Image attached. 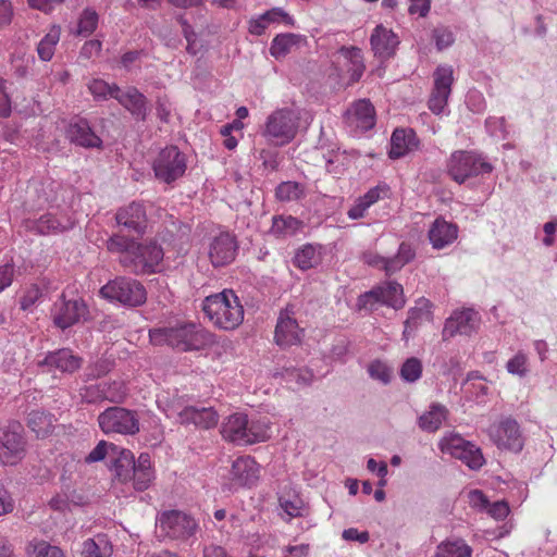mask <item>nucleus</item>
Instances as JSON below:
<instances>
[{
  "instance_id": "f257e3e1",
  "label": "nucleus",
  "mask_w": 557,
  "mask_h": 557,
  "mask_svg": "<svg viewBox=\"0 0 557 557\" xmlns=\"http://www.w3.org/2000/svg\"><path fill=\"white\" fill-rule=\"evenodd\" d=\"M107 249L120 255V263L137 274L154 272L163 259V250L157 244H138L135 239L120 234L108 239Z\"/></svg>"
},
{
  "instance_id": "f03ea898",
  "label": "nucleus",
  "mask_w": 557,
  "mask_h": 557,
  "mask_svg": "<svg viewBox=\"0 0 557 557\" xmlns=\"http://www.w3.org/2000/svg\"><path fill=\"white\" fill-rule=\"evenodd\" d=\"M149 339L156 346H170L182 352L197 351L212 344V334L194 322L175 321L149 330Z\"/></svg>"
},
{
  "instance_id": "7ed1b4c3",
  "label": "nucleus",
  "mask_w": 557,
  "mask_h": 557,
  "mask_svg": "<svg viewBox=\"0 0 557 557\" xmlns=\"http://www.w3.org/2000/svg\"><path fill=\"white\" fill-rule=\"evenodd\" d=\"M201 310L209 322L220 330L233 331L244 321V307L233 289L207 296Z\"/></svg>"
},
{
  "instance_id": "20e7f679",
  "label": "nucleus",
  "mask_w": 557,
  "mask_h": 557,
  "mask_svg": "<svg viewBox=\"0 0 557 557\" xmlns=\"http://www.w3.org/2000/svg\"><path fill=\"white\" fill-rule=\"evenodd\" d=\"M306 112L298 108H282L267 119L263 135L276 145L290 143L297 135Z\"/></svg>"
},
{
  "instance_id": "39448f33",
  "label": "nucleus",
  "mask_w": 557,
  "mask_h": 557,
  "mask_svg": "<svg viewBox=\"0 0 557 557\" xmlns=\"http://www.w3.org/2000/svg\"><path fill=\"white\" fill-rule=\"evenodd\" d=\"M102 298L117 301L123 306L138 307L146 302L147 292L144 285L129 277L117 276L100 288Z\"/></svg>"
},
{
  "instance_id": "423d86ee",
  "label": "nucleus",
  "mask_w": 557,
  "mask_h": 557,
  "mask_svg": "<svg viewBox=\"0 0 557 557\" xmlns=\"http://www.w3.org/2000/svg\"><path fill=\"white\" fill-rule=\"evenodd\" d=\"M492 171V164L473 151H454L447 161V173L458 184Z\"/></svg>"
},
{
  "instance_id": "0eeeda50",
  "label": "nucleus",
  "mask_w": 557,
  "mask_h": 557,
  "mask_svg": "<svg viewBox=\"0 0 557 557\" xmlns=\"http://www.w3.org/2000/svg\"><path fill=\"white\" fill-rule=\"evenodd\" d=\"M486 432L499 450L518 454L523 449L525 437L518 421L511 417L494 422Z\"/></svg>"
},
{
  "instance_id": "6e6552de",
  "label": "nucleus",
  "mask_w": 557,
  "mask_h": 557,
  "mask_svg": "<svg viewBox=\"0 0 557 557\" xmlns=\"http://www.w3.org/2000/svg\"><path fill=\"white\" fill-rule=\"evenodd\" d=\"M186 169V157L176 146H166L161 149L152 163L156 178L166 184L182 177Z\"/></svg>"
},
{
  "instance_id": "1a4fd4ad",
  "label": "nucleus",
  "mask_w": 557,
  "mask_h": 557,
  "mask_svg": "<svg viewBox=\"0 0 557 557\" xmlns=\"http://www.w3.org/2000/svg\"><path fill=\"white\" fill-rule=\"evenodd\" d=\"M98 424L106 434L134 435L139 432L136 411L124 407H110L98 416Z\"/></svg>"
},
{
  "instance_id": "9d476101",
  "label": "nucleus",
  "mask_w": 557,
  "mask_h": 557,
  "mask_svg": "<svg viewBox=\"0 0 557 557\" xmlns=\"http://www.w3.org/2000/svg\"><path fill=\"white\" fill-rule=\"evenodd\" d=\"M438 447L443 454L461 460L472 470L480 469L485 462L481 448L459 434L445 435L440 441Z\"/></svg>"
},
{
  "instance_id": "9b49d317",
  "label": "nucleus",
  "mask_w": 557,
  "mask_h": 557,
  "mask_svg": "<svg viewBox=\"0 0 557 557\" xmlns=\"http://www.w3.org/2000/svg\"><path fill=\"white\" fill-rule=\"evenodd\" d=\"M376 304L399 310L405 307L406 299L403 286L394 281L384 282L359 297L362 308L373 310Z\"/></svg>"
},
{
  "instance_id": "f8f14e48",
  "label": "nucleus",
  "mask_w": 557,
  "mask_h": 557,
  "mask_svg": "<svg viewBox=\"0 0 557 557\" xmlns=\"http://www.w3.org/2000/svg\"><path fill=\"white\" fill-rule=\"evenodd\" d=\"M159 407L165 412L168 418H175L180 424H194L200 429L214 428L219 422V414L212 407L186 406L180 409L176 406L162 407V401L158 400Z\"/></svg>"
},
{
  "instance_id": "ddd939ff",
  "label": "nucleus",
  "mask_w": 557,
  "mask_h": 557,
  "mask_svg": "<svg viewBox=\"0 0 557 557\" xmlns=\"http://www.w3.org/2000/svg\"><path fill=\"white\" fill-rule=\"evenodd\" d=\"M453 83V66L447 64L438 65L433 73V88L428 100V107L432 113L438 115L447 107Z\"/></svg>"
},
{
  "instance_id": "4468645a",
  "label": "nucleus",
  "mask_w": 557,
  "mask_h": 557,
  "mask_svg": "<svg viewBox=\"0 0 557 557\" xmlns=\"http://www.w3.org/2000/svg\"><path fill=\"white\" fill-rule=\"evenodd\" d=\"M159 522L160 530L173 540H187L196 533L198 528L191 516L180 510L163 512Z\"/></svg>"
},
{
  "instance_id": "2eb2a0df",
  "label": "nucleus",
  "mask_w": 557,
  "mask_h": 557,
  "mask_svg": "<svg viewBox=\"0 0 557 557\" xmlns=\"http://www.w3.org/2000/svg\"><path fill=\"white\" fill-rule=\"evenodd\" d=\"M480 322L481 317L473 309L455 310L445 321L442 331L443 339L447 341L458 334L470 336L478 331Z\"/></svg>"
},
{
  "instance_id": "dca6fc26",
  "label": "nucleus",
  "mask_w": 557,
  "mask_h": 557,
  "mask_svg": "<svg viewBox=\"0 0 557 557\" xmlns=\"http://www.w3.org/2000/svg\"><path fill=\"white\" fill-rule=\"evenodd\" d=\"M26 441L16 429H4L0 431V461L4 466L17 465L25 457Z\"/></svg>"
},
{
  "instance_id": "f3484780",
  "label": "nucleus",
  "mask_w": 557,
  "mask_h": 557,
  "mask_svg": "<svg viewBox=\"0 0 557 557\" xmlns=\"http://www.w3.org/2000/svg\"><path fill=\"white\" fill-rule=\"evenodd\" d=\"M237 249L236 236L230 232H220L211 238L208 256L213 267H224L235 260Z\"/></svg>"
},
{
  "instance_id": "a211bd4d",
  "label": "nucleus",
  "mask_w": 557,
  "mask_h": 557,
  "mask_svg": "<svg viewBox=\"0 0 557 557\" xmlns=\"http://www.w3.org/2000/svg\"><path fill=\"white\" fill-rule=\"evenodd\" d=\"M88 309L83 299L66 300L62 295L61 299L54 304L53 323L65 330L85 318Z\"/></svg>"
},
{
  "instance_id": "6ab92c4d",
  "label": "nucleus",
  "mask_w": 557,
  "mask_h": 557,
  "mask_svg": "<svg viewBox=\"0 0 557 557\" xmlns=\"http://www.w3.org/2000/svg\"><path fill=\"white\" fill-rule=\"evenodd\" d=\"M82 364L83 359L70 348L49 351L42 360L38 361V366L46 368L48 372L59 371L67 374L76 372Z\"/></svg>"
},
{
  "instance_id": "aec40b11",
  "label": "nucleus",
  "mask_w": 557,
  "mask_h": 557,
  "mask_svg": "<svg viewBox=\"0 0 557 557\" xmlns=\"http://www.w3.org/2000/svg\"><path fill=\"white\" fill-rule=\"evenodd\" d=\"M246 425V414L236 412L234 414H231L226 418V420L222 424V436L232 443H236L239 445H250L256 443V436L253 435V432L250 431V433H246L243 430ZM258 431L255 433V435H258Z\"/></svg>"
},
{
  "instance_id": "412c9836",
  "label": "nucleus",
  "mask_w": 557,
  "mask_h": 557,
  "mask_svg": "<svg viewBox=\"0 0 557 557\" xmlns=\"http://www.w3.org/2000/svg\"><path fill=\"white\" fill-rule=\"evenodd\" d=\"M370 42L374 55L386 60L395 54L399 40L392 29L377 25L371 35Z\"/></svg>"
},
{
  "instance_id": "4be33fe9",
  "label": "nucleus",
  "mask_w": 557,
  "mask_h": 557,
  "mask_svg": "<svg viewBox=\"0 0 557 557\" xmlns=\"http://www.w3.org/2000/svg\"><path fill=\"white\" fill-rule=\"evenodd\" d=\"M232 480L240 486L255 485L260 476V466L250 456L238 457L232 465Z\"/></svg>"
},
{
  "instance_id": "5701e85b",
  "label": "nucleus",
  "mask_w": 557,
  "mask_h": 557,
  "mask_svg": "<svg viewBox=\"0 0 557 557\" xmlns=\"http://www.w3.org/2000/svg\"><path fill=\"white\" fill-rule=\"evenodd\" d=\"M428 236L434 249H443L457 239L458 226L443 218H437L431 225Z\"/></svg>"
},
{
  "instance_id": "b1692460",
  "label": "nucleus",
  "mask_w": 557,
  "mask_h": 557,
  "mask_svg": "<svg viewBox=\"0 0 557 557\" xmlns=\"http://www.w3.org/2000/svg\"><path fill=\"white\" fill-rule=\"evenodd\" d=\"M115 220L119 225L141 234L147 222L146 210L141 203L132 202L116 212Z\"/></svg>"
},
{
  "instance_id": "393cba45",
  "label": "nucleus",
  "mask_w": 557,
  "mask_h": 557,
  "mask_svg": "<svg viewBox=\"0 0 557 557\" xmlns=\"http://www.w3.org/2000/svg\"><path fill=\"white\" fill-rule=\"evenodd\" d=\"M113 90L115 91L114 99H116L126 110L137 119H146L147 99L137 88L128 87L125 91H122L119 87Z\"/></svg>"
},
{
  "instance_id": "a878e982",
  "label": "nucleus",
  "mask_w": 557,
  "mask_h": 557,
  "mask_svg": "<svg viewBox=\"0 0 557 557\" xmlns=\"http://www.w3.org/2000/svg\"><path fill=\"white\" fill-rule=\"evenodd\" d=\"M73 226V221L67 216L58 218L52 213L41 215L36 221H27L26 227L40 235L57 234Z\"/></svg>"
},
{
  "instance_id": "bb28decb",
  "label": "nucleus",
  "mask_w": 557,
  "mask_h": 557,
  "mask_svg": "<svg viewBox=\"0 0 557 557\" xmlns=\"http://www.w3.org/2000/svg\"><path fill=\"white\" fill-rule=\"evenodd\" d=\"M347 121L351 126L361 131H368L375 124L374 107L369 100H358L347 111Z\"/></svg>"
},
{
  "instance_id": "cd10ccee",
  "label": "nucleus",
  "mask_w": 557,
  "mask_h": 557,
  "mask_svg": "<svg viewBox=\"0 0 557 557\" xmlns=\"http://www.w3.org/2000/svg\"><path fill=\"white\" fill-rule=\"evenodd\" d=\"M301 330L296 319L287 313H281L275 327L274 339L281 347L296 345L300 342Z\"/></svg>"
},
{
  "instance_id": "c85d7f7f",
  "label": "nucleus",
  "mask_w": 557,
  "mask_h": 557,
  "mask_svg": "<svg viewBox=\"0 0 557 557\" xmlns=\"http://www.w3.org/2000/svg\"><path fill=\"white\" fill-rule=\"evenodd\" d=\"M66 137L71 143L86 148L101 146V139L90 128L86 120L79 119L70 123L66 129Z\"/></svg>"
},
{
  "instance_id": "c756f323",
  "label": "nucleus",
  "mask_w": 557,
  "mask_h": 557,
  "mask_svg": "<svg viewBox=\"0 0 557 557\" xmlns=\"http://www.w3.org/2000/svg\"><path fill=\"white\" fill-rule=\"evenodd\" d=\"M419 140L412 129L396 128L391 138V159H399L418 147Z\"/></svg>"
},
{
  "instance_id": "7c9ffc66",
  "label": "nucleus",
  "mask_w": 557,
  "mask_h": 557,
  "mask_svg": "<svg viewBox=\"0 0 557 557\" xmlns=\"http://www.w3.org/2000/svg\"><path fill=\"white\" fill-rule=\"evenodd\" d=\"M154 480V470L152 468L151 457L147 453H141L135 461L133 469V486L136 491H146Z\"/></svg>"
},
{
  "instance_id": "2f4dec72",
  "label": "nucleus",
  "mask_w": 557,
  "mask_h": 557,
  "mask_svg": "<svg viewBox=\"0 0 557 557\" xmlns=\"http://www.w3.org/2000/svg\"><path fill=\"white\" fill-rule=\"evenodd\" d=\"M345 59V66L349 73V82L357 83L363 75L366 65L361 49L357 47H342L338 51Z\"/></svg>"
},
{
  "instance_id": "473e14b6",
  "label": "nucleus",
  "mask_w": 557,
  "mask_h": 557,
  "mask_svg": "<svg viewBox=\"0 0 557 557\" xmlns=\"http://www.w3.org/2000/svg\"><path fill=\"white\" fill-rule=\"evenodd\" d=\"M448 417V409L441 404H432L418 419L419 428L429 433L436 432Z\"/></svg>"
},
{
  "instance_id": "72a5a7b5",
  "label": "nucleus",
  "mask_w": 557,
  "mask_h": 557,
  "mask_svg": "<svg viewBox=\"0 0 557 557\" xmlns=\"http://www.w3.org/2000/svg\"><path fill=\"white\" fill-rule=\"evenodd\" d=\"M82 557H112L113 545L107 534L99 533L83 543Z\"/></svg>"
},
{
  "instance_id": "f704fd0d",
  "label": "nucleus",
  "mask_w": 557,
  "mask_h": 557,
  "mask_svg": "<svg viewBox=\"0 0 557 557\" xmlns=\"http://www.w3.org/2000/svg\"><path fill=\"white\" fill-rule=\"evenodd\" d=\"M414 255L412 246L404 242L399 245L396 256L392 258H379V260L385 273L392 275L409 263L414 258Z\"/></svg>"
},
{
  "instance_id": "c9c22d12",
  "label": "nucleus",
  "mask_w": 557,
  "mask_h": 557,
  "mask_svg": "<svg viewBox=\"0 0 557 557\" xmlns=\"http://www.w3.org/2000/svg\"><path fill=\"white\" fill-rule=\"evenodd\" d=\"M433 321V304L425 297L416 300L414 306L409 309L407 327H418L423 322Z\"/></svg>"
},
{
  "instance_id": "e433bc0d",
  "label": "nucleus",
  "mask_w": 557,
  "mask_h": 557,
  "mask_svg": "<svg viewBox=\"0 0 557 557\" xmlns=\"http://www.w3.org/2000/svg\"><path fill=\"white\" fill-rule=\"evenodd\" d=\"M54 416L40 411L33 410L28 414L27 424L29 429L36 433L37 437H46L54 430Z\"/></svg>"
},
{
  "instance_id": "4c0bfd02",
  "label": "nucleus",
  "mask_w": 557,
  "mask_h": 557,
  "mask_svg": "<svg viewBox=\"0 0 557 557\" xmlns=\"http://www.w3.org/2000/svg\"><path fill=\"white\" fill-rule=\"evenodd\" d=\"M304 227L302 221L292 215H275L272 219L271 233L275 237H287L295 235Z\"/></svg>"
},
{
  "instance_id": "58836bf2",
  "label": "nucleus",
  "mask_w": 557,
  "mask_h": 557,
  "mask_svg": "<svg viewBox=\"0 0 557 557\" xmlns=\"http://www.w3.org/2000/svg\"><path fill=\"white\" fill-rule=\"evenodd\" d=\"M472 548L461 539L442 542L434 557H471Z\"/></svg>"
},
{
  "instance_id": "ea45409f",
  "label": "nucleus",
  "mask_w": 557,
  "mask_h": 557,
  "mask_svg": "<svg viewBox=\"0 0 557 557\" xmlns=\"http://www.w3.org/2000/svg\"><path fill=\"white\" fill-rule=\"evenodd\" d=\"M278 503L289 519L306 517L308 515V507L305 505L301 497L297 494L282 495L278 498Z\"/></svg>"
},
{
  "instance_id": "a19ab883",
  "label": "nucleus",
  "mask_w": 557,
  "mask_h": 557,
  "mask_svg": "<svg viewBox=\"0 0 557 557\" xmlns=\"http://www.w3.org/2000/svg\"><path fill=\"white\" fill-rule=\"evenodd\" d=\"M60 40V28L53 26L39 41L37 53L40 60L50 61L54 54L55 46Z\"/></svg>"
},
{
  "instance_id": "79ce46f5",
  "label": "nucleus",
  "mask_w": 557,
  "mask_h": 557,
  "mask_svg": "<svg viewBox=\"0 0 557 557\" xmlns=\"http://www.w3.org/2000/svg\"><path fill=\"white\" fill-rule=\"evenodd\" d=\"M135 466L134 455L131 451H122L114 462V471L119 481L125 483L132 480Z\"/></svg>"
},
{
  "instance_id": "37998d69",
  "label": "nucleus",
  "mask_w": 557,
  "mask_h": 557,
  "mask_svg": "<svg viewBox=\"0 0 557 557\" xmlns=\"http://www.w3.org/2000/svg\"><path fill=\"white\" fill-rule=\"evenodd\" d=\"M320 262L317 249L312 245H305L300 248L294 258V264L300 270H309Z\"/></svg>"
},
{
  "instance_id": "c03bdc74",
  "label": "nucleus",
  "mask_w": 557,
  "mask_h": 557,
  "mask_svg": "<svg viewBox=\"0 0 557 557\" xmlns=\"http://www.w3.org/2000/svg\"><path fill=\"white\" fill-rule=\"evenodd\" d=\"M298 36L295 34L277 35L271 44L270 52L275 59L285 57L297 44Z\"/></svg>"
},
{
  "instance_id": "a18cd8bd",
  "label": "nucleus",
  "mask_w": 557,
  "mask_h": 557,
  "mask_svg": "<svg viewBox=\"0 0 557 557\" xmlns=\"http://www.w3.org/2000/svg\"><path fill=\"white\" fill-rule=\"evenodd\" d=\"M250 430H251V432H253V434L257 431H258V433H260L258 435H251L252 437L253 436L258 437V438H256V443L264 442L270 438L271 426H270V421L267 418L248 419V417L246 416V425L243 431L248 434V433H250Z\"/></svg>"
},
{
  "instance_id": "49530a36",
  "label": "nucleus",
  "mask_w": 557,
  "mask_h": 557,
  "mask_svg": "<svg viewBox=\"0 0 557 557\" xmlns=\"http://www.w3.org/2000/svg\"><path fill=\"white\" fill-rule=\"evenodd\" d=\"M99 16L92 9H85L78 20L76 34L83 37L91 35L98 26Z\"/></svg>"
},
{
  "instance_id": "de8ad7c7",
  "label": "nucleus",
  "mask_w": 557,
  "mask_h": 557,
  "mask_svg": "<svg viewBox=\"0 0 557 557\" xmlns=\"http://www.w3.org/2000/svg\"><path fill=\"white\" fill-rule=\"evenodd\" d=\"M114 88H119L117 85H110L106 81L101 78H94L88 84V90L97 100H107L109 97L114 98L115 91Z\"/></svg>"
},
{
  "instance_id": "09e8293b",
  "label": "nucleus",
  "mask_w": 557,
  "mask_h": 557,
  "mask_svg": "<svg viewBox=\"0 0 557 557\" xmlns=\"http://www.w3.org/2000/svg\"><path fill=\"white\" fill-rule=\"evenodd\" d=\"M302 195L301 186L296 182H283L275 190V196L281 201L297 200Z\"/></svg>"
},
{
  "instance_id": "8fccbe9b",
  "label": "nucleus",
  "mask_w": 557,
  "mask_h": 557,
  "mask_svg": "<svg viewBox=\"0 0 557 557\" xmlns=\"http://www.w3.org/2000/svg\"><path fill=\"white\" fill-rule=\"evenodd\" d=\"M82 401L96 404L106 400L104 385L102 383L90 384L79 389Z\"/></svg>"
},
{
  "instance_id": "3c124183",
  "label": "nucleus",
  "mask_w": 557,
  "mask_h": 557,
  "mask_svg": "<svg viewBox=\"0 0 557 557\" xmlns=\"http://www.w3.org/2000/svg\"><path fill=\"white\" fill-rule=\"evenodd\" d=\"M42 292L37 284H30L23 288L20 297V308L27 311L41 298Z\"/></svg>"
},
{
  "instance_id": "603ef678",
  "label": "nucleus",
  "mask_w": 557,
  "mask_h": 557,
  "mask_svg": "<svg viewBox=\"0 0 557 557\" xmlns=\"http://www.w3.org/2000/svg\"><path fill=\"white\" fill-rule=\"evenodd\" d=\"M106 400L111 403H122L127 396V388L123 381L103 382Z\"/></svg>"
},
{
  "instance_id": "864d4df0",
  "label": "nucleus",
  "mask_w": 557,
  "mask_h": 557,
  "mask_svg": "<svg viewBox=\"0 0 557 557\" xmlns=\"http://www.w3.org/2000/svg\"><path fill=\"white\" fill-rule=\"evenodd\" d=\"M421 374L422 363L416 357L407 359L400 369V376L407 382H416L420 379Z\"/></svg>"
},
{
  "instance_id": "5fc2aeb1",
  "label": "nucleus",
  "mask_w": 557,
  "mask_h": 557,
  "mask_svg": "<svg viewBox=\"0 0 557 557\" xmlns=\"http://www.w3.org/2000/svg\"><path fill=\"white\" fill-rule=\"evenodd\" d=\"M368 372L372 379L379 380L384 384L391 381L392 370L386 363L380 360L372 361L368 368Z\"/></svg>"
},
{
  "instance_id": "6e6d98bb",
  "label": "nucleus",
  "mask_w": 557,
  "mask_h": 557,
  "mask_svg": "<svg viewBox=\"0 0 557 557\" xmlns=\"http://www.w3.org/2000/svg\"><path fill=\"white\" fill-rule=\"evenodd\" d=\"M34 557H65V554L58 546L41 541L33 545Z\"/></svg>"
},
{
  "instance_id": "4d7b16f0",
  "label": "nucleus",
  "mask_w": 557,
  "mask_h": 557,
  "mask_svg": "<svg viewBox=\"0 0 557 557\" xmlns=\"http://www.w3.org/2000/svg\"><path fill=\"white\" fill-rule=\"evenodd\" d=\"M389 195V188L387 185H377L371 189H369L363 196L360 198L362 201H364L368 206H372L376 203L379 200L387 198Z\"/></svg>"
},
{
  "instance_id": "13d9d810",
  "label": "nucleus",
  "mask_w": 557,
  "mask_h": 557,
  "mask_svg": "<svg viewBox=\"0 0 557 557\" xmlns=\"http://www.w3.org/2000/svg\"><path fill=\"white\" fill-rule=\"evenodd\" d=\"M507 371L511 374L524 376L527 369V356L522 352H518L513 358L508 360L506 364Z\"/></svg>"
},
{
  "instance_id": "bf43d9fd",
  "label": "nucleus",
  "mask_w": 557,
  "mask_h": 557,
  "mask_svg": "<svg viewBox=\"0 0 557 557\" xmlns=\"http://www.w3.org/2000/svg\"><path fill=\"white\" fill-rule=\"evenodd\" d=\"M433 39L438 50H443L455 41L453 33L446 27H437L433 30Z\"/></svg>"
},
{
  "instance_id": "052dcab7",
  "label": "nucleus",
  "mask_w": 557,
  "mask_h": 557,
  "mask_svg": "<svg viewBox=\"0 0 557 557\" xmlns=\"http://www.w3.org/2000/svg\"><path fill=\"white\" fill-rule=\"evenodd\" d=\"M115 448V445L106 441H100L96 447L85 457L87 463L101 461L108 454V448Z\"/></svg>"
},
{
  "instance_id": "680f3d73",
  "label": "nucleus",
  "mask_w": 557,
  "mask_h": 557,
  "mask_svg": "<svg viewBox=\"0 0 557 557\" xmlns=\"http://www.w3.org/2000/svg\"><path fill=\"white\" fill-rule=\"evenodd\" d=\"M262 15H263L265 22L269 24L280 23V22H284L285 24H290V22H292L290 16L280 8L271 9V10L267 11L265 13H263Z\"/></svg>"
},
{
  "instance_id": "e2e57ef3",
  "label": "nucleus",
  "mask_w": 557,
  "mask_h": 557,
  "mask_svg": "<svg viewBox=\"0 0 557 557\" xmlns=\"http://www.w3.org/2000/svg\"><path fill=\"white\" fill-rule=\"evenodd\" d=\"M14 11L10 0H0V28L11 24Z\"/></svg>"
},
{
  "instance_id": "0e129e2a",
  "label": "nucleus",
  "mask_w": 557,
  "mask_h": 557,
  "mask_svg": "<svg viewBox=\"0 0 557 557\" xmlns=\"http://www.w3.org/2000/svg\"><path fill=\"white\" fill-rule=\"evenodd\" d=\"M509 506L506 502H495L487 506V512L496 520H504L509 515Z\"/></svg>"
},
{
  "instance_id": "69168bd1",
  "label": "nucleus",
  "mask_w": 557,
  "mask_h": 557,
  "mask_svg": "<svg viewBox=\"0 0 557 557\" xmlns=\"http://www.w3.org/2000/svg\"><path fill=\"white\" fill-rule=\"evenodd\" d=\"M410 5L408 12L411 15L418 14L421 17H425L431 9V0H409Z\"/></svg>"
},
{
  "instance_id": "338daca9",
  "label": "nucleus",
  "mask_w": 557,
  "mask_h": 557,
  "mask_svg": "<svg viewBox=\"0 0 557 557\" xmlns=\"http://www.w3.org/2000/svg\"><path fill=\"white\" fill-rule=\"evenodd\" d=\"M14 277V265L11 263H5L0 267V293L3 292L7 287H9Z\"/></svg>"
},
{
  "instance_id": "774afa93",
  "label": "nucleus",
  "mask_w": 557,
  "mask_h": 557,
  "mask_svg": "<svg viewBox=\"0 0 557 557\" xmlns=\"http://www.w3.org/2000/svg\"><path fill=\"white\" fill-rule=\"evenodd\" d=\"M343 539L346 541H355L361 544L367 543L370 540V534L368 531H359L356 528H349L343 531Z\"/></svg>"
}]
</instances>
